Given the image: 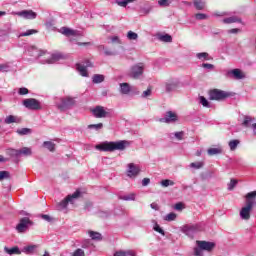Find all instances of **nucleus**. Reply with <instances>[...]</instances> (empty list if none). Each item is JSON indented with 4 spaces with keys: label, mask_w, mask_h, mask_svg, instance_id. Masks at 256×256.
I'll return each instance as SVG.
<instances>
[{
    "label": "nucleus",
    "mask_w": 256,
    "mask_h": 256,
    "mask_svg": "<svg viewBox=\"0 0 256 256\" xmlns=\"http://www.w3.org/2000/svg\"><path fill=\"white\" fill-rule=\"evenodd\" d=\"M178 119L179 117L175 112L168 111L166 112L165 117L160 119V123H175Z\"/></svg>",
    "instance_id": "nucleus-11"
},
{
    "label": "nucleus",
    "mask_w": 256,
    "mask_h": 256,
    "mask_svg": "<svg viewBox=\"0 0 256 256\" xmlns=\"http://www.w3.org/2000/svg\"><path fill=\"white\" fill-rule=\"evenodd\" d=\"M20 156L25 155V157H29L31 155V148L29 147H23L22 149L19 150Z\"/></svg>",
    "instance_id": "nucleus-33"
},
{
    "label": "nucleus",
    "mask_w": 256,
    "mask_h": 256,
    "mask_svg": "<svg viewBox=\"0 0 256 256\" xmlns=\"http://www.w3.org/2000/svg\"><path fill=\"white\" fill-rule=\"evenodd\" d=\"M3 179H9V172L0 171V181H3Z\"/></svg>",
    "instance_id": "nucleus-48"
},
{
    "label": "nucleus",
    "mask_w": 256,
    "mask_h": 256,
    "mask_svg": "<svg viewBox=\"0 0 256 256\" xmlns=\"http://www.w3.org/2000/svg\"><path fill=\"white\" fill-rule=\"evenodd\" d=\"M19 95H28L29 94V89L22 87L18 91Z\"/></svg>",
    "instance_id": "nucleus-51"
},
{
    "label": "nucleus",
    "mask_w": 256,
    "mask_h": 256,
    "mask_svg": "<svg viewBox=\"0 0 256 256\" xmlns=\"http://www.w3.org/2000/svg\"><path fill=\"white\" fill-rule=\"evenodd\" d=\"M79 197H81V191L76 190L72 195H68L66 198L58 203L59 209H66L69 203H73V201H75V199H79Z\"/></svg>",
    "instance_id": "nucleus-5"
},
{
    "label": "nucleus",
    "mask_w": 256,
    "mask_h": 256,
    "mask_svg": "<svg viewBox=\"0 0 256 256\" xmlns=\"http://www.w3.org/2000/svg\"><path fill=\"white\" fill-rule=\"evenodd\" d=\"M208 95L210 101H225V99L233 97V93L217 88L209 90Z\"/></svg>",
    "instance_id": "nucleus-4"
},
{
    "label": "nucleus",
    "mask_w": 256,
    "mask_h": 256,
    "mask_svg": "<svg viewBox=\"0 0 256 256\" xmlns=\"http://www.w3.org/2000/svg\"><path fill=\"white\" fill-rule=\"evenodd\" d=\"M150 207L151 209H154V211H159V205H157V203H152Z\"/></svg>",
    "instance_id": "nucleus-60"
},
{
    "label": "nucleus",
    "mask_w": 256,
    "mask_h": 256,
    "mask_svg": "<svg viewBox=\"0 0 256 256\" xmlns=\"http://www.w3.org/2000/svg\"><path fill=\"white\" fill-rule=\"evenodd\" d=\"M4 121H5L6 125H11V123H20L21 122V120L18 119L14 115L7 116Z\"/></svg>",
    "instance_id": "nucleus-21"
},
{
    "label": "nucleus",
    "mask_w": 256,
    "mask_h": 256,
    "mask_svg": "<svg viewBox=\"0 0 256 256\" xmlns=\"http://www.w3.org/2000/svg\"><path fill=\"white\" fill-rule=\"evenodd\" d=\"M207 153L209 157H213V155H221V153H223V148L222 147L210 148L207 150Z\"/></svg>",
    "instance_id": "nucleus-19"
},
{
    "label": "nucleus",
    "mask_w": 256,
    "mask_h": 256,
    "mask_svg": "<svg viewBox=\"0 0 256 256\" xmlns=\"http://www.w3.org/2000/svg\"><path fill=\"white\" fill-rule=\"evenodd\" d=\"M190 167H192V169H201V167H203V162H192Z\"/></svg>",
    "instance_id": "nucleus-45"
},
{
    "label": "nucleus",
    "mask_w": 256,
    "mask_h": 256,
    "mask_svg": "<svg viewBox=\"0 0 256 256\" xmlns=\"http://www.w3.org/2000/svg\"><path fill=\"white\" fill-rule=\"evenodd\" d=\"M197 247L194 248V255L195 256H203V251H207L211 253L213 249H215V242H209L205 240H198L196 241Z\"/></svg>",
    "instance_id": "nucleus-3"
},
{
    "label": "nucleus",
    "mask_w": 256,
    "mask_h": 256,
    "mask_svg": "<svg viewBox=\"0 0 256 256\" xmlns=\"http://www.w3.org/2000/svg\"><path fill=\"white\" fill-rule=\"evenodd\" d=\"M198 59H204L205 61H209L211 58L209 57V53L201 52L197 54Z\"/></svg>",
    "instance_id": "nucleus-35"
},
{
    "label": "nucleus",
    "mask_w": 256,
    "mask_h": 256,
    "mask_svg": "<svg viewBox=\"0 0 256 256\" xmlns=\"http://www.w3.org/2000/svg\"><path fill=\"white\" fill-rule=\"evenodd\" d=\"M197 229V225H185L183 226L182 231L185 233V235H191V233H195Z\"/></svg>",
    "instance_id": "nucleus-17"
},
{
    "label": "nucleus",
    "mask_w": 256,
    "mask_h": 256,
    "mask_svg": "<svg viewBox=\"0 0 256 256\" xmlns=\"http://www.w3.org/2000/svg\"><path fill=\"white\" fill-rule=\"evenodd\" d=\"M149 183H151V179H149V178H144L142 180V186L143 187H147V185H149Z\"/></svg>",
    "instance_id": "nucleus-56"
},
{
    "label": "nucleus",
    "mask_w": 256,
    "mask_h": 256,
    "mask_svg": "<svg viewBox=\"0 0 256 256\" xmlns=\"http://www.w3.org/2000/svg\"><path fill=\"white\" fill-rule=\"evenodd\" d=\"M237 180L231 179L230 183L228 184V191H233L235 187H237Z\"/></svg>",
    "instance_id": "nucleus-39"
},
{
    "label": "nucleus",
    "mask_w": 256,
    "mask_h": 256,
    "mask_svg": "<svg viewBox=\"0 0 256 256\" xmlns=\"http://www.w3.org/2000/svg\"><path fill=\"white\" fill-rule=\"evenodd\" d=\"M114 256H137L132 250L115 252Z\"/></svg>",
    "instance_id": "nucleus-23"
},
{
    "label": "nucleus",
    "mask_w": 256,
    "mask_h": 256,
    "mask_svg": "<svg viewBox=\"0 0 256 256\" xmlns=\"http://www.w3.org/2000/svg\"><path fill=\"white\" fill-rule=\"evenodd\" d=\"M42 219H44V221H48V223H50V221H52L51 216H49L47 214H43Z\"/></svg>",
    "instance_id": "nucleus-58"
},
{
    "label": "nucleus",
    "mask_w": 256,
    "mask_h": 256,
    "mask_svg": "<svg viewBox=\"0 0 256 256\" xmlns=\"http://www.w3.org/2000/svg\"><path fill=\"white\" fill-rule=\"evenodd\" d=\"M16 15L18 17H23L24 19H37V13L33 12V10H23L17 12Z\"/></svg>",
    "instance_id": "nucleus-12"
},
{
    "label": "nucleus",
    "mask_w": 256,
    "mask_h": 256,
    "mask_svg": "<svg viewBox=\"0 0 256 256\" xmlns=\"http://www.w3.org/2000/svg\"><path fill=\"white\" fill-rule=\"evenodd\" d=\"M127 145H129V142L125 140L117 142H102L97 144L95 149H97V151L113 153V151H125V149H127Z\"/></svg>",
    "instance_id": "nucleus-1"
},
{
    "label": "nucleus",
    "mask_w": 256,
    "mask_h": 256,
    "mask_svg": "<svg viewBox=\"0 0 256 256\" xmlns=\"http://www.w3.org/2000/svg\"><path fill=\"white\" fill-rule=\"evenodd\" d=\"M199 99H200V103H201V105H203V107H207V108L210 107L209 100H207V98H205L204 96H200Z\"/></svg>",
    "instance_id": "nucleus-41"
},
{
    "label": "nucleus",
    "mask_w": 256,
    "mask_h": 256,
    "mask_svg": "<svg viewBox=\"0 0 256 256\" xmlns=\"http://www.w3.org/2000/svg\"><path fill=\"white\" fill-rule=\"evenodd\" d=\"M160 185H162V187H169V186L173 187V185H175V182L166 179V180H162L160 182Z\"/></svg>",
    "instance_id": "nucleus-38"
},
{
    "label": "nucleus",
    "mask_w": 256,
    "mask_h": 256,
    "mask_svg": "<svg viewBox=\"0 0 256 256\" xmlns=\"http://www.w3.org/2000/svg\"><path fill=\"white\" fill-rule=\"evenodd\" d=\"M7 155H9L10 157H19L20 152L17 149L10 148L7 150Z\"/></svg>",
    "instance_id": "nucleus-31"
},
{
    "label": "nucleus",
    "mask_w": 256,
    "mask_h": 256,
    "mask_svg": "<svg viewBox=\"0 0 256 256\" xmlns=\"http://www.w3.org/2000/svg\"><path fill=\"white\" fill-rule=\"evenodd\" d=\"M29 225H33V222H31V219L24 217L20 219V222L16 226V231L18 233H25L27 229H29Z\"/></svg>",
    "instance_id": "nucleus-8"
},
{
    "label": "nucleus",
    "mask_w": 256,
    "mask_h": 256,
    "mask_svg": "<svg viewBox=\"0 0 256 256\" xmlns=\"http://www.w3.org/2000/svg\"><path fill=\"white\" fill-rule=\"evenodd\" d=\"M154 231H156L157 233H160V235H165V231H163V230L161 229V227L159 226V224H156V225L154 226Z\"/></svg>",
    "instance_id": "nucleus-52"
},
{
    "label": "nucleus",
    "mask_w": 256,
    "mask_h": 256,
    "mask_svg": "<svg viewBox=\"0 0 256 256\" xmlns=\"http://www.w3.org/2000/svg\"><path fill=\"white\" fill-rule=\"evenodd\" d=\"M174 135L178 141H183V137H185V132L183 131L176 132Z\"/></svg>",
    "instance_id": "nucleus-47"
},
{
    "label": "nucleus",
    "mask_w": 256,
    "mask_h": 256,
    "mask_svg": "<svg viewBox=\"0 0 256 256\" xmlns=\"http://www.w3.org/2000/svg\"><path fill=\"white\" fill-rule=\"evenodd\" d=\"M195 17H196V19H198V21H201L203 19H207V15L203 14V13L195 14Z\"/></svg>",
    "instance_id": "nucleus-53"
},
{
    "label": "nucleus",
    "mask_w": 256,
    "mask_h": 256,
    "mask_svg": "<svg viewBox=\"0 0 256 256\" xmlns=\"http://www.w3.org/2000/svg\"><path fill=\"white\" fill-rule=\"evenodd\" d=\"M93 83H103L105 81V76L101 74H95L92 79Z\"/></svg>",
    "instance_id": "nucleus-30"
},
{
    "label": "nucleus",
    "mask_w": 256,
    "mask_h": 256,
    "mask_svg": "<svg viewBox=\"0 0 256 256\" xmlns=\"http://www.w3.org/2000/svg\"><path fill=\"white\" fill-rule=\"evenodd\" d=\"M112 43H119V37L117 36L112 37Z\"/></svg>",
    "instance_id": "nucleus-61"
},
{
    "label": "nucleus",
    "mask_w": 256,
    "mask_h": 256,
    "mask_svg": "<svg viewBox=\"0 0 256 256\" xmlns=\"http://www.w3.org/2000/svg\"><path fill=\"white\" fill-rule=\"evenodd\" d=\"M127 37L130 41H137L139 39V35L133 31H128Z\"/></svg>",
    "instance_id": "nucleus-34"
},
{
    "label": "nucleus",
    "mask_w": 256,
    "mask_h": 256,
    "mask_svg": "<svg viewBox=\"0 0 256 256\" xmlns=\"http://www.w3.org/2000/svg\"><path fill=\"white\" fill-rule=\"evenodd\" d=\"M143 69V63H138L132 66L129 72V77H131L132 79H138L139 77H141V75H143Z\"/></svg>",
    "instance_id": "nucleus-7"
},
{
    "label": "nucleus",
    "mask_w": 256,
    "mask_h": 256,
    "mask_svg": "<svg viewBox=\"0 0 256 256\" xmlns=\"http://www.w3.org/2000/svg\"><path fill=\"white\" fill-rule=\"evenodd\" d=\"M118 5L120 7H127V5H129V2H128V0H123V1L118 2Z\"/></svg>",
    "instance_id": "nucleus-57"
},
{
    "label": "nucleus",
    "mask_w": 256,
    "mask_h": 256,
    "mask_svg": "<svg viewBox=\"0 0 256 256\" xmlns=\"http://www.w3.org/2000/svg\"><path fill=\"white\" fill-rule=\"evenodd\" d=\"M71 256H85V251L81 248L76 249Z\"/></svg>",
    "instance_id": "nucleus-43"
},
{
    "label": "nucleus",
    "mask_w": 256,
    "mask_h": 256,
    "mask_svg": "<svg viewBox=\"0 0 256 256\" xmlns=\"http://www.w3.org/2000/svg\"><path fill=\"white\" fill-rule=\"evenodd\" d=\"M84 67H93V63H91V61L87 60L86 61V65Z\"/></svg>",
    "instance_id": "nucleus-63"
},
{
    "label": "nucleus",
    "mask_w": 256,
    "mask_h": 256,
    "mask_svg": "<svg viewBox=\"0 0 256 256\" xmlns=\"http://www.w3.org/2000/svg\"><path fill=\"white\" fill-rule=\"evenodd\" d=\"M121 199H123V201H135V194L131 193V194L122 196Z\"/></svg>",
    "instance_id": "nucleus-40"
},
{
    "label": "nucleus",
    "mask_w": 256,
    "mask_h": 256,
    "mask_svg": "<svg viewBox=\"0 0 256 256\" xmlns=\"http://www.w3.org/2000/svg\"><path fill=\"white\" fill-rule=\"evenodd\" d=\"M62 34L66 35V37H75V36H77V31L67 28V27H63Z\"/></svg>",
    "instance_id": "nucleus-20"
},
{
    "label": "nucleus",
    "mask_w": 256,
    "mask_h": 256,
    "mask_svg": "<svg viewBox=\"0 0 256 256\" xmlns=\"http://www.w3.org/2000/svg\"><path fill=\"white\" fill-rule=\"evenodd\" d=\"M120 93L122 95H129L131 93V85L127 82L120 83Z\"/></svg>",
    "instance_id": "nucleus-15"
},
{
    "label": "nucleus",
    "mask_w": 256,
    "mask_h": 256,
    "mask_svg": "<svg viewBox=\"0 0 256 256\" xmlns=\"http://www.w3.org/2000/svg\"><path fill=\"white\" fill-rule=\"evenodd\" d=\"M237 21H239V20L236 19L235 17H229V18H225L223 20V23H237Z\"/></svg>",
    "instance_id": "nucleus-49"
},
{
    "label": "nucleus",
    "mask_w": 256,
    "mask_h": 256,
    "mask_svg": "<svg viewBox=\"0 0 256 256\" xmlns=\"http://www.w3.org/2000/svg\"><path fill=\"white\" fill-rule=\"evenodd\" d=\"M249 123H251V117L246 116V117L244 118V121H243L244 127H247V126L249 125Z\"/></svg>",
    "instance_id": "nucleus-55"
},
{
    "label": "nucleus",
    "mask_w": 256,
    "mask_h": 256,
    "mask_svg": "<svg viewBox=\"0 0 256 256\" xmlns=\"http://www.w3.org/2000/svg\"><path fill=\"white\" fill-rule=\"evenodd\" d=\"M179 87V84L177 82H169L166 84V91L168 93H171V91H175Z\"/></svg>",
    "instance_id": "nucleus-24"
},
{
    "label": "nucleus",
    "mask_w": 256,
    "mask_h": 256,
    "mask_svg": "<svg viewBox=\"0 0 256 256\" xmlns=\"http://www.w3.org/2000/svg\"><path fill=\"white\" fill-rule=\"evenodd\" d=\"M35 249H37V245L26 246L24 247V253H26V255H33Z\"/></svg>",
    "instance_id": "nucleus-26"
},
{
    "label": "nucleus",
    "mask_w": 256,
    "mask_h": 256,
    "mask_svg": "<svg viewBox=\"0 0 256 256\" xmlns=\"http://www.w3.org/2000/svg\"><path fill=\"white\" fill-rule=\"evenodd\" d=\"M169 1L170 0H159L158 4L160 5V7H169Z\"/></svg>",
    "instance_id": "nucleus-50"
},
{
    "label": "nucleus",
    "mask_w": 256,
    "mask_h": 256,
    "mask_svg": "<svg viewBox=\"0 0 256 256\" xmlns=\"http://www.w3.org/2000/svg\"><path fill=\"white\" fill-rule=\"evenodd\" d=\"M73 105H75V98L68 96L61 99V104L58 105V109H60V111H65L70 107H73Z\"/></svg>",
    "instance_id": "nucleus-9"
},
{
    "label": "nucleus",
    "mask_w": 256,
    "mask_h": 256,
    "mask_svg": "<svg viewBox=\"0 0 256 256\" xmlns=\"http://www.w3.org/2000/svg\"><path fill=\"white\" fill-rule=\"evenodd\" d=\"M174 209H176V211H183V203L178 202L175 204Z\"/></svg>",
    "instance_id": "nucleus-54"
},
{
    "label": "nucleus",
    "mask_w": 256,
    "mask_h": 256,
    "mask_svg": "<svg viewBox=\"0 0 256 256\" xmlns=\"http://www.w3.org/2000/svg\"><path fill=\"white\" fill-rule=\"evenodd\" d=\"M16 133H18V135H29L31 133V129L29 128L18 129Z\"/></svg>",
    "instance_id": "nucleus-37"
},
{
    "label": "nucleus",
    "mask_w": 256,
    "mask_h": 256,
    "mask_svg": "<svg viewBox=\"0 0 256 256\" xmlns=\"http://www.w3.org/2000/svg\"><path fill=\"white\" fill-rule=\"evenodd\" d=\"M202 67L204 68V69H213V64H207V63H203L202 64Z\"/></svg>",
    "instance_id": "nucleus-59"
},
{
    "label": "nucleus",
    "mask_w": 256,
    "mask_h": 256,
    "mask_svg": "<svg viewBox=\"0 0 256 256\" xmlns=\"http://www.w3.org/2000/svg\"><path fill=\"white\" fill-rule=\"evenodd\" d=\"M229 33H239V29L238 28H234L229 30Z\"/></svg>",
    "instance_id": "nucleus-64"
},
{
    "label": "nucleus",
    "mask_w": 256,
    "mask_h": 256,
    "mask_svg": "<svg viewBox=\"0 0 256 256\" xmlns=\"http://www.w3.org/2000/svg\"><path fill=\"white\" fill-rule=\"evenodd\" d=\"M158 39L163 41V43H171L173 41V37H171L169 34L160 35Z\"/></svg>",
    "instance_id": "nucleus-27"
},
{
    "label": "nucleus",
    "mask_w": 256,
    "mask_h": 256,
    "mask_svg": "<svg viewBox=\"0 0 256 256\" xmlns=\"http://www.w3.org/2000/svg\"><path fill=\"white\" fill-rule=\"evenodd\" d=\"M153 87L149 86L146 91L142 93V97H151Z\"/></svg>",
    "instance_id": "nucleus-46"
},
{
    "label": "nucleus",
    "mask_w": 256,
    "mask_h": 256,
    "mask_svg": "<svg viewBox=\"0 0 256 256\" xmlns=\"http://www.w3.org/2000/svg\"><path fill=\"white\" fill-rule=\"evenodd\" d=\"M22 103L26 109H30L31 111L41 110V102L35 98L24 99Z\"/></svg>",
    "instance_id": "nucleus-6"
},
{
    "label": "nucleus",
    "mask_w": 256,
    "mask_h": 256,
    "mask_svg": "<svg viewBox=\"0 0 256 256\" xmlns=\"http://www.w3.org/2000/svg\"><path fill=\"white\" fill-rule=\"evenodd\" d=\"M228 75H233L234 79L241 80L245 79V73L241 69L236 68L228 72Z\"/></svg>",
    "instance_id": "nucleus-14"
},
{
    "label": "nucleus",
    "mask_w": 256,
    "mask_h": 256,
    "mask_svg": "<svg viewBox=\"0 0 256 256\" xmlns=\"http://www.w3.org/2000/svg\"><path fill=\"white\" fill-rule=\"evenodd\" d=\"M246 205L240 210V217L244 221H249L251 219V211L255 207L256 201V191H252L246 194Z\"/></svg>",
    "instance_id": "nucleus-2"
},
{
    "label": "nucleus",
    "mask_w": 256,
    "mask_h": 256,
    "mask_svg": "<svg viewBox=\"0 0 256 256\" xmlns=\"http://www.w3.org/2000/svg\"><path fill=\"white\" fill-rule=\"evenodd\" d=\"M194 7L198 11H202V9H205V3L202 0H195L194 1Z\"/></svg>",
    "instance_id": "nucleus-29"
},
{
    "label": "nucleus",
    "mask_w": 256,
    "mask_h": 256,
    "mask_svg": "<svg viewBox=\"0 0 256 256\" xmlns=\"http://www.w3.org/2000/svg\"><path fill=\"white\" fill-rule=\"evenodd\" d=\"M35 33H39V31H37L36 29H30L26 32L21 33L19 37H29L30 35H35Z\"/></svg>",
    "instance_id": "nucleus-32"
},
{
    "label": "nucleus",
    "mask_w": 256,
    "mask_h": 256,
    "mask_svg": "<svg viewBox=\"0 0 256 256\" xmlns=\"http://www.w3.org/2000/svg\"><path fill=\"white\" fill-rule=\"evenodd\" d=\"M238 145H239V140H231L229 142V147L231 151H235Z\"/></svg>",
    "instance_id": "nucleus-36"
},
{
    "label": "nucleus",
    "mask_w": 256,
    "mask_h": 256,
    "mask_svg": "<svg viewBox=\"0 0 256 256\" xmlns=\"http://www.w3.org/2000/svg\"><path fill=\"white\" fill-rule=\"evenodd\" d=\"M5 251L8 253V255H21V251L19 250V247H13V248H4Z\"/></svg>",
    "instance_id": "nucleus-22"
},
{
    "label": "nucleus",
    "mask_w": 256,
    "mask_h": 256,
    "mask_svg": "<svg viewBox=\"0 0 256 256\" xmlns=\"http://www.w3.org/2000/svg\"><path fill=\"white\" fill-rule=\"evenodd\" d=\"M76 69L82 77H89V73L87 72V68L85 67V65L76 64Z\"/></svg>",
    "instance_id": "nucleus-18"
},
{
    "label": "nucleus",
    "mask_w": 256,
    "mask_h": 256,
    "mask_svg": "<svg viewBox=\"0 0 256 256\" xmlns=\"http://www.w3.org/2000/svg\"><path fill=\"white\" fill-rule=\"evenodd\" d=\"M140 172H141V169L139 168V166L133 163H130L128 165V171H127L128 177H136L139 175Z\"/></svg>",
    "instance_id": "nucleus-13"
},
{
    "label": "nucleus",
    "mask_w": 256,
    "mask_h": 256,
    "mask_svg": "<svg viewBox=\"0 0 256 256\" xmlns=\"http://www.w3.org/2000/svg\"><path fill=\"white\" fill-rule=\"evenodd\" d=\"M88 233L93 241H101V233L95 231H89Z\"/></svg>",
    "instance_id": "nucleus-25"
},
{
    "label": "nucleus",
    "mask_w": 256,
    "mask_h": 256,
    "mask_svg": "<svg viewBox=\"0 0 256 256\" xmlns=\"http://www.w3.org/2000/svg\"><path fill=\"white\" fill-rule=\"evenodd\" d=\"M104 53L105 55H108V56L114 55L113 51L111 50H105Z\"/></svg>",
    "instance_id": "nucleus-62"
},
{
    "label": "nucleus",
    "mask_w": 256,
    "mask_h": 256,
    "mask_svg": "<svg viewBox=\"0 0 256 256\" xmlns=\"http://www.w3.org/2000/svg\"><path fill=\"white\" fill-rule=\"evenodd\" d=\"M91 113L94 115L96 119H105L109 112L105 111V107L103 106H96L94 109L91 110Z\"/></svg>",
    "instance_id": "nucleus-10"
},
{
    "label": "nucleus",
    "mask_w": 256,
    "mask_h": 256,
    "mask_svg": "<svg viewBox=\"0 0 256 256\" xmlns=\"http://www.w3.org/2000/svg\"><path fill=\"white\" fill-rule=\"evenodd\" d=\"M61 59H65V56L60 52H57L51 55V58L47 60V63H57V61H61Z\"/></svg>",
    "instance_id": "nucleus-16"
},
{
    "label": "nucleus",
    "mask_w": 256,
    "mask_h": 256,
    "mask_svg": "<svg viewBox=\"0 0 256 256\" xmlns=\"http://www.w3.org/2000/svg\"><path fill=\"white\" fill-rule=\"evenodd\" d=\"M102 127H103V123L88 125V129H96V131H99V129H101Z\"/></svg>",
    "instance_id": "nucleus-44"
},
{
    "label": "nucleus",
    "mask_w": 256,
    "mask_h": 256,
    "mask_svg": "<svg viewBox=\"0 0 256 256\" xmlns=\"http://www.w3.org/2000/svg\"><path fill=\"white\" fill-rule=\"evenodd\" d=\"M177 219V214L171 212L165 216V221H175Z\"/></svg>",
    "instance_id": "nucleus-42"
},
{
    "label": "nucleus",
    "mask_w": 256,
    "mask_h": 256,
    "mask_svg": "<svg viewBox=\"0 0 256 256\" xmlns=\"http://www.w3.org/2000/svg\"><path fill=\"white\" fill-rule=\"evenodd\" d=\"M43 147H45L46 149H48V151H51L52 153L55 151V143L51 141H45L43 143Z\"/></svg>",
    "instance_id": "nucleus-28"
}]
</instances>
